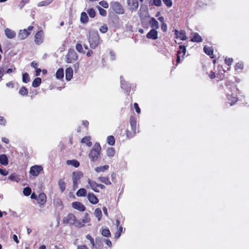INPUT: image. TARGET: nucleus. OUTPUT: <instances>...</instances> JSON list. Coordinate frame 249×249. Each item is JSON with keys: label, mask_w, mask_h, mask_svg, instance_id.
<instances>
[{"label": "nucleus", "mask_w": 249, "mask_h": 249, "mask_svg": "<svg viewBox=\"0 0 249 249\" xmlns=\"http://www.w3.org/2000/svg\"><path fill=\"white\" fill-rule=\"evenodd\" d=\"M101 233L102 235L105 237H109L111 236L110 231L107 228L103 229Z\"/></svg>", "instance_id": "obj_38"}, {"label": "nucleus", "mask_w": 249, "mask_h": 249, "mask_svg": "<svg viewBox=\"0 0 249 249\" xmlns=\"http://www.w3.org/2000/svg\"><path fill=\"white\" fill-rule=\"evenodd\" d=\"M4 32L6 37L9 39L14 38L16 35L15 31L9 28L5 29Z\"/></svg>", "instance_id": "obj_20"}, {"label": "nucleus", "mask_w": 249, "mask_h": 249, "mask_svg": "<svg viewBox=\"0 0 249 249\" xmlns=\"http://www.w3.org/2000/svg\"><path fill=\"white\" fill-rule=\"evenodd\" d=\"M121 87L122 89H123L124 92L127 94H129L131 87L129 84L124 80H121Z\"/></svg>", "instance_id": "obj_16"}, {"label": "nucleus", "mask_w": 249, "mask_h": 249, "mask_svg": "<svg viewBox=\"0 0 249 249\" xmlns=\"http://www.w3.org/2000/svg\"><path fill=\"white\" fill-rule=\"evenodd\" d=\"M66 163L68 165H72L75 168L78 167L80 165L79 162L76 160H68Z\"/></svg>", "instance_id": "obj_26"}, {"label": "nucleus", "mask_w": 249, "mask_h": 249, "mask_svg": "<svg viewBox=\"0 0 249 249\" xmlns=\"http://www.w3.org/2000/svg\"><path fill=\"white\" fill-rule=\"evenodd\" d=\"M98 180L107 185H110L111 184V182L107 177H100L98 178Z\"/></svg>", "instance_id": "obj_28"}, {"label": "nucleus", "mask_w": 249, "mask_h": 249, "mask_svg": "<svg viewBox=\"0 0 249 249\" xmlns=\"http://www.w3.org/2000/svg\"><path fill=\"white\" fill-rule=\"evenodd\" d=\"M17 176L14 174H12L9 177V179L11 180H16V178H17Z\"/></svg>", "instance_id": "obj_61"}, {"label": "nucleus", "mask_w": 249, "mask_h": 249, "mask_svg": "<svg viewBox=\"0 0 249 249\" xmlns=\"http://www.w3.org/2000/svg\"><path fill=\"white\" fill-rule=\"evenodd\" d=\"M58 186L61 192H63L66 189V183L64 178L60 179L58 181Z\"/></svg>", "instance_id": "obj_31"}, {"label": "nucleus", "mask_w": 249, "mask_h": 249, "mask_svg": "<svg viewBox=\"0 0 249 249\" xmlns=\"http://www.w3.org/2000/svg\"><path fill=\"white\" fill-rule=\"evenodd\" d=\"M81 143H85L88 147H90L92 145L91 138L90 136H85L81 141Z\"/></svg>", "instance_id": "obj_24"}, {"label": "nucleus", "mask_w": 249, "mask_h": 249, "mask_svg": "<svg viewBox=\"0 0 249 249\" xmlns=\"http://www.w3.org/2000/svg\"><path fill=\"white\" fill-rule=\"evenodd\" d=\"M209 76L211 79H214L215 77V73L213 71L210 72L209 74Z\"/></svg>", "instance_id": "obj_64"}, {"label": "nucleus", "mask_w": 249, "mask_h": 249, "mask_svg": "<svg viewBox=\"0 0 249 249\" xmlns=\"http://www.w3.org/2000/svg\"><path fill=\"white\" fill-rule=\"evenodd\" d=\"M33 26H29L27 29L20 30L18 34V38L20 40H23L31 35V32L34 29Z\"/></svg>", "instance_id": "obj_7"}, {"label": "nucleus", "mask_w": 249, "mask_h": 249, "mask_svg": "<svg viewBox=\"0 0 249 249\" xmlns=\"http://www.w3.org/2000/svg\"><path fill=\"white\" fill-rule=\"evenodd\" d=\"M41 83V79L39 77L36 78L33 83L32 86L34 88L38 87Z\"/></svg>", "instance_id": "obj_37"}, {"label": "nucleus", "mask_w": 249, "mask_h": 249, "mask_svg": "<svg viewBox=\"0 0 249 249\" xmlns=\"http://www.w3.org/2000/svg\"><path fill=\"white\" fill-rule=\"evenodd\" d=\"M94 214L95 216L98 218V220L100 221L101 219L102 216V213L100 208H97L94 211Z\"/></svg>", "instance_id": "obj_39"}, {"label": "nucleus", "mask_w": 249, "mask_h": 249, "mask_svg": "<svg viewBox=\"0 0 249 249\" xmlns=\"http://www.w3.org/2000/svg\"><path fill=\"white\" fill-rule=\"evenodd\" d=\"M66 62L68 63H72L78 58V55L73 49H70L66 56Z\"/></svg>", "instance_id": "obj_8"}, {"label": "nucleus", "mask_w": 249, "mask_h": 249, "mask_svg": "<svg viewBox=\"0 0 249 249\" xmlns=\"http://www.w3.org/2000/svg\"><path fill=\"white\" fill-rule=\"evenodd\" d=\"M72 207L80 212H84L86 208L83 204L80 202L75 201L71 204Z\"/></svg>", "instance_id": "obj_13"}, {"label": "nucleus", "mask_w": 249, "mask_h": 249, "mask_svg": "<svg viewBox=\"0 0 249 249\" xmlns=\"http://www.w3.org/2000/svg\"><path fill=\"white\" fill-rule=\"evenodd\" d=\"M107 30L108 27L106 24H104V25L102 26L99 29V31L102 33H107Z\"/></svg>", "instance_id": "obj_51"}, {"label": "nucleus", "mask_w": 249, "mask_h": 249, "mask_svg": "<svg viewBox=\"0 0 249 249\" xmlns=\"http://www.w3.org/2000/svg\"><path fill=\"white\" fill-rule=\"evenodd\" d=\"M89 42L91 48L95 49L102 42L97 31H91L89 33Z\"/></svg>", "instance_id": "obj_2"}, {"label": "nucleus", "mask_w": 249, "mask_h": 249, "mask_svg": "<svg viewBox=\"0 0 249 249\" xmlns=\"http://www.w3.org/2000/svg\"><path fill=\"white\" fill-rule=\"evenodd\" d=\"M136 132V130H134V129H131V130L127 129L126 130V135L127 138L131 139L133 138Z\"/></svg>", "instance_id": "obj_35"}, {"label": "nucleus", "mask_w": 249, "mask_h": 249, "mask_svg": "<svg viewBox=\"0 0 249 249\" xmlns=\"http://www.w3.org/2000/svg\"><path fill=\"white\" fill-rule=\"evenodd\" d=\"M161 29L164 32H166L167 31V27L166 24L165 22L161 23Z\"/></svg>", "instance_id": "obj_58"}, {"label": "nucleus", "mask_w": 249, "mask_h": 249, "mask_svg": "<svg viewBox=\"0 0 249 249\" xmlns=\"http://www.w3.org/2000/svg\"><path fill=\"white\" fill-rule=\"evenodd\" d=\"M146 37L148 39H156V29H152L148 32L146 35Z\"/></svg>", "instance_id": "obj_29"}, {"label": "nucleus", "mask_w": 249, "mask_h": 249, "mask_svg": "<svg viewBox=\"0 0 249 249\" xmlns=\"http://www.w3.org/2000/svg\"><path fill=\"white\" fill-rule=\"evenodd\" d=\"M99 4L104 8H107L108 7V3L105 0H102L100 1Z\"/></svg>", "instance_id": "obj_56"}, {"label": "nucleus", "mask_w": 249, "mask_h": 249, "mask_svg": "<svg viewBox=\"0 0 249 249\" xmlns=\"http://www.w3.org/2000/svg\"><path fill=\"white\" fill-rule=\"evenodd\" d=\"M0 174L3 176H7L8 174V172L6 170L0 168Z\"/></svg>", "instance_id": "obj_60"}, {"label": "nucleus", "mask_w": 249, "mask_h": 249, "mask_svg": "<svg viewBox=\"0 0 249 249\" xmlns=\"http://www.w3.org/2000/svg\"><path fill=\"white\" fill-rule=\"evenodd\" d=\"M109 166L108 165H105L104 166L97 167L95 168L94 170L97 173L104 172L107 170Z\"/></svg>", "instance_id": "obj_32"}, {"label": "nucleus", "mask_w": 249, "mask_h": 249, "mask_svg": "<svg viewBox=\"0 0 249 249\" xmlns=\"http://www.w3.org/2000/svg\"><path fill=\"white\" fill-rule=\"evenodd\" d=\"M110 56L112 60H114L115 59V54L113 51L110 52Z\"/></svg>", "instance_id": "obj_63"}, {"label": "nucleus", "mask_w": 249, "mask_h": 249, "mask_svg": "<svg viewBox=\"0 0 249 249\" xmlns=\"http://www.w3.org/2000/svg\"><path fill=\"white\" fill-rule=\"evenodd\" d=\"M86 237L87 239L89 240L92 246L93 247H94L95 246L94 240V239L91 237V236L90 234H88L86 235Z\"/></svg>", "instance_id": "obj_53"}, {"label": "nucleus", "mask_w": 249, "mask_h": 249, "mask_svg": "<svg viewBox=\"0 0 249 249\" xmlns=\"http://www.w3.org/2000/svg\"><path fill=\"white\" fill-rule=\"evenodd\" d=\"M87 13L89 14V16L91 18H94L96 16L95 11L92 8L89 9L87 10Z\"/></svg>", "instance_id": "obj_46"}, {"label": "nucleus", "mask_w": 249, "mask_h": 249, "mask_svg": "<svg viewBox=\"0 0 249 249\" xmlns=\"http://www.w3.org/2000/svg\"><path fill=\"white\" fill-rule=\"evenodd\" d=\"M88 183L91 189L93 190L94 192L97 193L99 192V190L98 189V183H96L95 181L91 180L90 179H88Z\"/></svg>", "instance_id": "obj_21"}, {"label": "nucleus", "mask_w": 249, "mask_h": 249, "mask_svg": "<svg viewBox=\"0 0 249 249\" xmlns=\"http://www.w3.org/2000/svg\"><path fill=\"white\" fill-rule=\"evenodd\" d=\"M203 50L205 53L210 56L211 58H213L214 57L213 47L205 46L203 48Z\"/></svg>", "instance_id": "obj_18"}, {"label": "nucleus", "mask_w": 249, "mask_h": 249, "mask_svg": "<svg viewBox=\"0 0 249 249\" xmlns=\"http://www.w3.org/2000/svg\"><path fill=\"white\" fill-rule=\"evenodd\" d=\"M83 176V173L81 171L73 172L72 174V179L73 182V190H75L78 188V183L81 178Z\"/></svg>", "instance_id": "obj_5"}, {"label": "nucleus", "mask_w": 249, "mask_h": 249, "mask_svg": "<svg viewBox=\"0 0 249 249\" xmlns=\"http://www.w3.org/2000/svg\"><path fill=\"white\" fill-rule=\"evenodd\" d=\"M115 138L113 136H109L107 137V143L110 145H113L115 143Z\"/></svg>", "instance_id": "obj_44"}, {"label": "nucleus", "mask_w": 249, "mask_h": 249, "mask_svg": "<svg viewBox=\"0 0 249 249\" xmlns=\"http://www.w3.org/2000/svg\"><path fill=\"white\" fill-rule=\"evenodd\" d=\"M52 1H53V0H43V1L39 2L37 4V6L42 7V6H47V5H49Z\"/></svg>", "instance_id": "obj_40"}, {"label": "nucleus", "mask_w": 249, "mask_h": 249, "mask_svg": "<svg viewBox=\"0 0 249 249\" xmlns=\"http://www.w3.org/2000/svg\"><path fill=\"white\" fill-rule=\"evenodd\" d=\"M22 81L25 83H27L30 81V77L28 73L25 72L23 74Z\"/></svg>", "instance_id": "obj_48"}, {"label": "nucleus", "mask_w": 249, "mask_h": 249, "mask_svg": "<svg viewBox=\"0 0 249 249\" xmlns=\"http://www.w3.org/2000/svg\"><path fill=\"white\" fill-rule=\"evenodd\" d=\"M5 123L6 121L4 118L2 116H0V124L5 125Z\"/></svg>", "instance_id": "obj_62"}, {"label": "nucleus", "mask_w": 249, "mask_h": 249, "mask_svg": "<svg viewBox=\"0 0 249 249\" xmlns=\"http://www.w3.org/2000/svg\"><path fill=\"white\" fill-rule=\"evenodd\" d=\"M117 231L115 234V238L116 239H118L120 236L121 235V233L123 232V227L120 226L119 227H117Z\"/></svg>", "instance_id": "obj_41"}, {"label": "nucleus", "mask_w": 249, "mask_h": 249, "mask_svg": "<svg viewBox=\"0 0 249 249\" xmlns=\"http://www.w3.org/2000/svg\"><path fill=\"white\" fill-rule=\"evenodd\" d=\"M62 221L64 225L70 224V225H74L78 228L83 227L81 221L77 220L75 215L72 213H70L66 216L64 217L63 218Z\"/></svg>", "instance_id": "obj_3"}, {"label": "nucleus", "mask_w": 249, "mask_h": 249, "mask_svg": "<svg viewBox=\"0 0 249 249\" xmlns=\"http://www.w3.org/2000/svg\"><path fill=\"white\" fill-rule=\"evenodd\" d=\"M186 47L184 45H180L179 47V50L177 52V58L176 63L178 64L180 62V58H183L186 53Z\"/></svg>", "instance_id": "obj_11"}, {"label": "nucleus", "mask_w": 249, "mask_h": 249, "mask_svg": "<svg viewBox=\"0 0 249 249\" xmlns=\"http://www.w3.org/2000/svg\"><path fill=\"white\" fill-rule=\"evenodd\" d=\"M76 50L79 52V53H84L83 50V47L82 45L80 43H77L76 45Z\"/></svg>", "instance_id": "obj_55"}, {"label": "nucleus", "mask_w": 249, "mask_h": 249, "mask_svg": "<svg viewBox=\"0 0 249 249\" xmlns=\"http://www.w3.org/2000/svg\"><path fill=\"white\" fill-rule=\"evenodd\" d=\"M101 147L98 142H96L90 150L89 157L92 162H96L100 157Z\"/></svg>", "instance_id": "obj_4"}, {"label": "nucleus", "mask_w": 249, "mask_h": 249, "mask_svg": "<svg viewBox=\"0 0 249 249\" xmlns=\"http://www.w3.org/2000/svg\"><path fill=\"white\" fill-rule=\"evenodd\" d=\"M227 96L228 99L230 101H231L230 104L231 106L234 105V104H235L237 102V101L238 100L236 96H234L232 94H229V93H228L227 94Z\"/></svg>", "instance_id": "obj_25"}, {"label": "nucleus", "mask_w": 249, "mask_h": 249, "mask_svg": "<svg viewBox=\"0 0 249 249\" xmlns=\"http://www.w3.org/2000/svg\"><path fill=\"white\" fill-rule=\"evenodd\" d=\"M130 124L131 129L137 130V119L134 116L131 115L130 117Z\"/></svg>", "instance_id": "obj_22"}, {"label": "nucleus", "mask_w": 249, "mask_h": 249, "mask_svg": "<svg viewBox=\"0 0 249 249\" xmlns=\"http://www.w3.org/2000/svg\"><path fill=\"white\" fill-rule=\"evenodd\" d=\"M89 18L86 12H82L80 16V21L83 23H87L89 21Z\"/></svg>", "instance_id": "obj_27"}, {"label": "nucleus", "mask_w": 249, "mask_h": 249, "mask_svg": "<svg viewBox=\"0 0 249 249\" xmlns=\"http://www.w3.org/2000/svg\"><path fill=\"white\" fill-rule=\"evenodd\" d=\"M32 193V190L29 187H26L24 188L23 193L25 196H29Z\"/></svg>", "instance_id": "obj_47"}, {"label": "nucleus", "mask_w": 249, "mask_h": 249, "mask_svg": "<svg viewBox=\"0 0 249 249\" xmlns=\"http://www.w3.org/2000/svg\"><path fill=\"white\" fill-rule=\"evenodd\" d=\"M66 79L68 81H70L73 76V70L71 68H67L65 71Z\"/></svg>", "instance_id": "obj_23"}, {"label": "nucleus", "mask_w": 249, "mask_h": 249, "mask_svg": "<svg viewBox=\"0 0 249 249\" xmlns=\"http://www.w3.org/2000/svg\"><path fill=\"white\" fill-rule=\"evenodd\" d=\"M97 9L99 10V14L101 16L103 17H106L107 16V12L106 10H105V9H104L100 6H98Z\"/></svg>", "instance_id": "obj_49"}, {"label": "nucleus", "mask_w": 249, "mask_h": 249, "mask_svg": "<svg viewBox=\"0 0 249 249\" xmlns=\"http://www.w3.org/2000/svg\"><path fill=\"white\" fill-rule=\"evenodd\" d=\"M78 196H85L87 195V191L84 188L79 189L76 193Z\"/></svg>", "instance_id": "obj_36"}, {"label": "nucleus", "mask_w": 249, "mask_h": 249, "mask_svg": "<svg viewBox=\"0 0 249 249\" xmlns=\"http://www.w3.org/2000/svg\"><path fill=\"white\" fill-rule=\"evenodd\" d=\"M35 42L36 44L39 45L42 44L44 41V33L42 30L38 31L35 35Z\"/></svg>", "instance_id": "obj_9"}, {"label": "nucleus", "mask_w": 249, "mask_h": 249, "mask_svg": "<svg viewBox=\"0 0 249 249\" xmlns=\"http://www.w3.org/2000/svg\"><path fill=\"white\" fill-rule=\"evenodd\" d=\"M134 107L135 109V110H136V112L138 114H140V112H141V109H140V107H139L138 104L137 103H135L134 104Z\"/></svg>", "instance_id": "obj_57"}, {"label": "nucleus", "mask_w": 249, "mask_h": 249, "mask_svg": "<svg viewBox=\"0 0 249 249\" xmlns=\"http://www.w3.org/2000/svg\"><path fill=\"white\" fill-rule=\"evenodd\" d=\"M162 1L167 7L170 8L172 7L173 2L171 0H162Z\"/></svg>", "instance_id": "obj_54"}, {"label": "nucleus", "mask_w": 249, "mask_h": 249, "mask_svg": "<svg viewBox=\"0 0 249 249\" xmlns=\"http://www.w3.org/2000/svg\"><path fill=\"white\" fill-rule=\"evenodd\" d=\"M0 163L3 165H7L8 163V160L7 156L2 154L0 156Z\"/></svg>", "instance_id": "obj_30"}, {"label": "nucleus", "mask_w": 249, "mask_h": 249, "mask_svg": "<svg viewBox=\"0 0 249 249\" xmlns=\"http://www.w3.org/2000/svg\"><path fill=\"white\" fill-rule=\"evenodd\" d=\"M37 203L41 206L45 204L47 201V196L44 193H41L37 196Z\"/></svg>", "instance_id": "obj_15"}, {"label": "nucleus", "mask_w": 249, "mask_h": 249, "mask_svg": "<svg viewBox=\"0 0 249 249\" xmlns=\"http://www.w3.org/2000/svg\"><path fill=\"white\" fill-rule=\"evenodd\" d=\"M139 1L142 2L143 0H127V4L131 11L137 10L139 6Z\"/></svg>", "instance_id": "obj_12"}, {"label": "nucleus", "mask_w": 249, "mask_h": 249, "mask_svg": "<svg viewBox=\"0 0 249 249\" xmlns=\"http://www.w3.org/2000/svg\"><path fill=\"white\" fill-rule=\"evenodd\" d=\"M139 16L142 25H144L146 22H147L151 27L156 25V19L154 18H150L148 16V8L145 5H141L139 10Z\"/></svg>", "instance_id": "obj_1"}, {"label": "nucleus", "mask_w": 249, "mask_h": 249, "mask_svg": "<svg viewBox=\"0 0 249 249\" xmlns=\"http://www.w3.org/2000/svg\"><path fill=\"white\" fill-rule=\"evenodd\" d=\"M243 69L244 64L241 61L238 62L234 66V69L235 71L242 70Z\"/></svg>", "instance_id": "obj_45"}, {"label": "nucleus", "mask_w": 249, "mask_h": 249, "mask_svg": "<svg viewBox=\"0 0 249 249\" xmlns=\"http://www.w3.org/2000/svg\"><path fill=\"white\" fill-rule=\"evenodd\" d=\"M56 78L58 79H62L64 77V70L62 68H59L56 72Z\"/></svg>", "instance_id": "obj_34"}, {"label": "nucleus", "mask_w": 249, "mask_h": 249, "mask_svg": "<svg viewBox=\"0 0 249 249\" xmlns=\"http://www.w3.org/2000/svg\"><path fill=\"white\" fill-rule=\"evenodd\" d=\"M31 66L32 67L36 69L38 68V64L36 62L34 61L32 62V63H31Z\"/></svg>", "instance_id": "obj_59"}, {"label": "nucleus", "mask_w": 249, "mask_h": 249, "mask_svg": "<svg viewBox=\"0 0 249 249\" xmlns=\"http://www.w3.org/2000/svg\"><path fill=\"white\" fill-rule=\"evenodd\" d=\"M107 154L108 157H112L115 154V150L113 147L108 148L107 150Z\"/></svg>", "instance_id": "obj_42"}, {"label": "nucleus", "mask_w": 249, "mask_h": 249, "mask_svg": "<svg viewBox=\"0 0 249 249\" xmlns=\"http://www.w3.org/2000/svg\"><path fill=\"white\" fill-rule=\"evenodd\" d=\"M226 88L228 89L229 90L231 91L233 89L236 88V86L234 83V82H231L230 84V82H229V84L226 85Z\"/></svg>", "instance_id": "obj_50"}, {"label": "nucleus", "mask_w": 249, "mask_h": 249, "mask_svg": "<svg viewBox=\"0 0 249 249\" xmlns=\"http://www.w3.org/2000/svg\"><path fill=\"white\" fill-rule=\"evenodd\" d=\"M90 220V218L89 217V214L88 213H86L84 214V216L81 221V223L83 225V227L84 226L85 224L89 223Z\"/></svg>", "instance_id": "obj_33"}, {"label": "nucleus", "mask_w": 249, "mask_h": 249, "mask_svg": "<svg viewBox=\"0 0 249 249\" xmlns=\"http://www.w3.org/2000/svg\"><path fill=\"white\" fill-rule=\"evenodd\" d=\"M175 34L176 35V38H180L181 40H186L188 37L186 36V33L184 31L178 30H175Z\"/></svg>", "instance_id": "obj_14"}, {"label": "nucleus", "mask_w": 249, "mask_h": 249, "mask_svg": "<svg viewBox=\"0 0 249 249\" xmlns=\"http://www.w3.org/2000/svg\"><path fill=\"white\" fill-rule=\"evenodd\" d=\"M110 8L119 15L124 14V9L121 4L118 1H112L110 3Z\"/></svg>", "instance_id": "obj_6"}, {"label": "nucleus", "mask_w": 249, "mask_h": 249, "mask_svg": "<svg viewBox=\"0 0 249 249\" xmlns=\"http://www.w3.org/2000/svg\"><path fill=\"white\" fill-rule=\"evenodd\" d=\"M192 37L191 41L193 42L199 43L202 42V38L201 36L197 33H194L192 34Z\"/></svg>", "instance_id": "obj_19"}, {"label": "nucleus", "mask_w": 249, "mask_h": 249, "mask_svg": "<svg viewBox=\"0 0 249 249\" xmlns=\"http://www.w3.org/2000/svg\"><path fill=\"white\" fill-rule=\"evenodd\" d=\"M19 93L22 96H27L28 93V89L26 87H22L19 90Z\"/></svg>", "instance_id": "obj_43"}, {"label": "nucleus", "mask_w": 249, "mask_h": 249, "mask_svg": "<svg viewBox=\"0 0 249 249\" xmlns=\"http://www.w3.org/2000/svg\"><path fill=\"white\" fill-rule=\"evenodd\" d=\"M88 198L89 201L92 204H96L99 202L98 198L93 193H89L88 195Z\"/></svg>", "instance_id": "obj_17"}, {"label": "nucleus", "mask_w": 249, "mask_h": 249, "mask_svg": "<svg viewBox=\"0 0 249 249\" xmlns=\"http://www.w3.org/2000/svg\"><path fill=\"white\" fill-rule=\"evenodd\" d=\"M233 60L232 58L226 57L225 59V63L229 66H231L232 64Z\"/></svg>", "instance_id": "obj_52"}, {"label": "nucleus", "mask_w": 249, "mask_h": 249, "mask_svg": "<svg viewBox=\"0 0 249 249\" xmlns=\"http://www.w3.org/2000/svg\"><path fill=\"white\" fill-rule=\"evenodd\" d=\"M43 168L41 165H34L30 168V174L33 176H37Z\"/></svg>", "instance_id": "obj_10"}]
</instances>
